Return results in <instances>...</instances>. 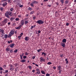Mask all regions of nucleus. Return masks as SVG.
I'll return each instance as SVG.
<instances>
[{
	"label": "nucleus",
	"instance_id": "f257e3e1",
	"mask_svg": "<svg viewBox=\"0 0 76 76\" xmlns=\"http://www.w3.org/2000/svg\"><path fill=\"white\" fill-rule=\"evenodd\" d=\"M12 12L10 11H7V12L5 13V16H6L7 18H9L10 17L9 16H12Z\"/></svg>",
	"mask_w": 76,
	"mask_h": 76
},
{
	"label": "nucleus",
	"instance_id": "f03ea898",
	"mask_svg": "<svg viewBox=\"0 0 76 76\" xmlns=\"http://www.w3.org/2000/svg\"><path fill=\"white\" fill-rule=\"evenodd\" d=\"M44 22V21L42 20H38L37 22V23L39 24H43Z\"/></svg>",
	"mask_w": 76,
	"mask_h": 76
},
{
	"label": "nucleus",
	"instance_id": "7ed1b4c3",
	"mask_svg": "<svg viewBox=\"0 0 76 76\" xmlns=\"http://www.w3.org/2000/svg\"><path fill=\"white\" fill-rule=\"evenodd\" d=\"M15 34V30H12L9 33L10 35H13Z\"/></svg>",
	"mask_w": 76,
	"mask_h": 76
},
{
	"label": "nucleus",
	"instance_id": "20e7f679",
	"mask_svg": "<svg viewBox=\"0 0 76 76\" xmlns=\"http://www.w3.org/2000/svg\"><path fill=\"white\" fill-rule=\"evenodd\" d=\"M40 62H42V61H43L44 62V61H45V59H44V58H43L42 57H41L40 58Z\"/></svg>",
	"mask_w": 76,
	"mask_h": 76
},
{
	"label": "nucleus",
	"instance_id": "39448f33",
	"mask_svg": "<svg viewBox=\"0 0 76 76\" xmlns=\"http://www.w3.org/2000/svg\"><path fill=\"white\" fill-rule=\"evenodd\" d=\"M36 71H37V73L38 74V75H39L40 74V71L39 70V69H36Z\"/></svg>",
	"mask_w": 76,
	"mask_h": 76
},
{
	"label": "nucleus",
	"instance_id": "423d86ee",
	"mask_svg": "<svg viewBox=\"0 0 76 76\" xmlns=\"http://www.w3.org/2000/svg\"><path fill=\"white\" fill-rule=\"evenodd\" d=\"M61 44L63 48H64L65 47V43L61 42Z\"/></svg>",
	"mask_w": 76,
	"mask_h": 76
},
{
	"label": "nucleus",
	"instance_id": "0eeeda50",
	"mask_svg": "<svg viewBox=\"0 0 76 76\" xmlns=\"http://www.w3.org/2000/svg\"><path fill=\"white\" fill-rule=\"evenodd\" d=\"M25 24H27L29 23V21L28 20H27V18H25Z\"/></svg>",
	"mask_w": 76,
	"mask_h": 76
},
{
	"label": "nucleus",
	"instance_id": "6e6552de",
	"mask_svg": "<svg viewBox=\"0 0 76 76\" xmlns=\"http://www.w3.org/2000/svg\"><path fill=\"white\" fill-rule=\"evenodd\" d=\"M7 23V19H5L3 21V23Z\"/></svg>",
	"mask_w": 76,
	"mask_h": 76
},
{
	"label": "nucleus",
	"instance_id": "1a4fd4ad",
	"mask_svg": "<svg viewBox=\"0 0 76 76\" xmlns=\"http://www.w3.org/2000/svg\"><path fill=\"white\" fill-rule=\"evenodd\" d=\"M23 33H21L20 34L19 36L18 37V38H19V39H20V37H21L22 35H23Z\"/></svg>",
	"mask_w": 76,
	"mask_h": 76
},
{
	"label": "nucleus",
	"instance_id": "9d476101",
	"mask_svg": "<svg viewBox=\"0 0 76 76\" xmlns=\"http://www.w3.org/2000/svg\"><path fill=\"white\" fill-rule=\"evenodd\" d=\"M76 12V10L74 9V10L72 12V14H74V13H75Z\"/></svg>",
	"mask_w": 76,
	"mask_h": 76
},
{
	"label": "nucleus",
	"instance_id": "9b49d317",
	"mask_svg": "<svg viewBox=\"0 0 76 76\" xmlns=\"http://www.w3.org/2000/svg\"><path fill=\"white\" fill-rule=\"evenodd\" d=\"M21 25L22 26L24 24V21H23V20H22L21 21Z\"/></svg>",
	"mask_w": 76,
	"mask_h": 76
},
{
	"label": "nucleus",
	"instance_id": "f8f14e48",
	"mask_svg": "<svg viewBox=\"0 0 76 76\" xmlns=\"http://www.w3.org/2000/svg\"><path fill=\"white\" fill-rule=\"evenodd\" d=\"M14 45H15V44L13 43L10 45V47L11 48H13L14 47Z\"/></svg>",
	"mask_w": 76,
	"mask_h": 76
},
{
	"label": "nucleus",
	"instance_id": "ddd939ff",
	"mask_svg": "<svg viewBox=\"0 0 76 76\" xmlns=\"http://www.w3.org/2000/svg\"><path fill=\"white\" fill-rule=\"evenodd\" d=\"M21 26H19V27H16L15 28L16 29H20V28H21Z\"/></svg>",
	"mask_w": 76,
	"mask_h": 76
},
{
	"label": "nucleus",
	"instance_id": "4468645a",
	"mask_svg": "<svg viewBox=\"0 0 76 76\" xmlns=\"http://www.w3.org/2000/svg\"><path fill=\"white\" fill-rule=\"evenodd\" d=\"M24 55V54L23 53H22L21 55H20V59H22L23 57V56Z\"/></svg>",
	"mask_w": 76,
	"mask_h": 76
},
{
	"label": "nucleus",
	"instance_id": "2eb2a0df",
	"mask_svg": "<svg viewBox=\"0 0 76 76\" xmlns=\"http://www.w3.org/2000/svg\"><path fill=\"white\" fill-rule=\"evenodd\" d=\"M25 41H28L29 40V37H26L25 38Z\"/></svg>",
	"mask_w": 76,
	"mask_h": 76
},
{
	"label": "nucleus",
	"instance_id": "dca6fc26",
	"mask_svg": "<svg viewBox=\"0 0 76 76\" xmlns=\"http://www.w3.org/2000/svg\"><path fill=\"white\" fill-rule=\"evenodd\" d=\"M21 62H22V63H25V62H26V60L25 59H22L21 60Z\"/></svg>",
	"mask_w": 76,
	"mask_h": 76
},
{
	"label": "nucleus",
	"instance_id": "f3484780",
	"mask_svg": "<svg viewBox=\"0 0 76 76\" xmlns=\"http://www.w3.org/2000/svg\"><path fill=\"white\" fill-rule=\"evenodd\" d=\"M66 42V39H64L62 40V42L63 43H64V42Z\"/></svg>",
	"mask_w": 76,
	"mask_h": 76
},
{
	"label": "nucleus",
	"instance_id": "a211bd4d",
	"mask_svg": "<svg viewBox=\"0 0 76 76\" xmlns=\"http://www.w3.org/2000/svg\"><path fill=\"white\" fill-rule=\"evenodd\" d=\"M13 67H11L10 68V70H12V71L14 70V69H15V68L14 67L13 68H12Z\"/></svg>",
	"mask_w": 76,
	"mask_h": 76
},
{
	"label": "nucleus",
	"instance_id": "6ab92c4d",
	"mask_svg": "<svg viewBox=\"0 0 76 76\" xmlns=\"http://www.w3.org/2000/svg\"><path fill=\"white\" fill-rule=\"evenodd\" d=\"M4 32V30H3V29H0V32L2 33L3 32Z\"/></svg>",
	"mask_w": 76,
	"mask_h": 76
},
{
	"label": "nucleus",
	"instance_id": "aec40b11",
	"mask_svg": "<svg viewBox=\"0 0 76 76\" xmlns=\"http://www.w3.org/2000/svg\"><path fill=\"white\" fill-rule=\"evenodd\" d=\"M41 73L42 74H43L44 75H45V71H43V70L41 71Z\"/></svg>",
	"mask_w": 76,
	"mask_h": 76
},
{
	"label": "nucleus",
	"instance_id": "412c9836",
	"mask_svg": "<svg viewBox=\"0 0 76 76\" xmlns=\"http://www.w3.org/2000/svg\"><path fill=\"white\" fill-rule=\"evenodd\" d=\"M2 5L3 6H6L7 5V3L5 2V3L3 4Z\"/></svg>",
	"mask_w": 76,
	"mask_h": 76
},
{
	"label": "nucleus",
	"instance_id": "4be33fe9",
	"mask_svg": "<svg viewBox=\"0 0 76 76\" xmlns=\"http://www.w3.org/2000/svg\"><path fill=\"white\" fill-rule=\"evenodd\" d=\"M35 13V12H34V11H32L30 12V15H32V14H33V13Z\"/></svg>",
	"mask_w": 76,
	"mask_h": 76
},
{
	"label": "nucleus",
	"instance_id": "5701e85b",
	"mask_svg": "<svg viewBox=\"0 0 76 76\" xmlns=\"http://www.w3.org/2000/svg\"><path fill=\"white\" fill-rule=\"evenodd\" d=\"M28 10H32V8L30 7H29L28 8Z\"/></svg>",
	"mask_w": 76,
	"mask_h": 76
},
{
	"label": "nucleus",
	"instance_id": "b1692460",
	"mask_svg": "<svg viewBox=\"0 0 76 76\" xmlns=\"http://www.w3.org/2000/svg\"><path fill=\"white\" fill-rule=\"evenodd\" d=\"M65 4H67L69 3V1L68 0H66L65 1Z\"/></svg>",
	"mask_w": 76,
	"mask_h": 76
},
{
	"label": "nucleus",
	"instance_id": "393cba45",
	"mask_svg": "<svg viewBox=\"0 0 76 76\" xmlns=\"http://www.w3.org/2000/svg\"><path fill=\"white\" fill-rule=\"evenodd\" d=\"M44 55V56H46V53H44V52H43L42 53V56L43 55Z\"/></svg>",
	"mask_w": 76,
	"mask_h": 76
},
{
	"label": "nucleus",
	"instance_id": "a878e982",
	"mask_svg": "<svg viewBox=\"0 0 76 76\" xmlns=\"http://www.w3.org/2000/svg\"><path fill=\"white\" fill-rule=\"evenodd\" d=\"M6 50L8 52H9V50H10V49H9V48H7L6 49Z\"/></svg>",
	"mask_w": 76,
	"mask_h": 76
},
{
	"label": "nucleus",
	"instance_id": "bb28decb",
	"mask_svg": "<svg viewBox=\"0 0 76 76\" xmlns=\"http://www.w3.org/2000/svg\"><path fill=\"white\" fill-rule=\"evenodd\" d=\"M60 1L61 2L62 4L64 3V0H60Z\"/></svg>",
	"mask_w": 76,
	"mask_h": 76
},
{
	"label": "nucleus",
	"instance_id": "cd10ccee",
	"mask_svg": "<svg viewBox=\"0 0 76 76\" xmlns=\"http://www.w3.org/2000/svg\"><path fill=\"white\" fill-rule=\"evenodd\" d=\"M28 68H29V69H30V70L32 69V67H31V66H28Z\"/></svg>",
	"mask_w": 76,
	"mask_h": 76
},
{
	"label": "nucleus",
	"instance_id": "c85d7f7f",
	"mask_svg": "<svg viewBox=\"0 0 76 76\" xmlns=\"http://www.w3.org/2000/svg\"><path fill=\"white\" fill-rule=\"evenodd\" d=\"M7 37H8L7 34H5L4 35V38H7Z\"/></svg>",
	"mask_w": 76,
	"mask_h": 76
},
{
	"label": "nucleus",
	"instance_id": "c756f323",
	"mask_svg": "<svg viewBox=\"0 0 76 76\" xmlns=\"http://www.w3.org/2000/svg\"><path fill=\"white\" fill-rule=\"evenodd\" d=\"M10 20H11V21H13V20L14 19V18H13V17H12L10 19Z\"/></svg>",
	"mask_w": 76,
	"mask_h": 76
},
{
	"label": "nucleus",
	"instance_id": "7c9ffc66",
	"mask_svg": "<svg viewBox=\"0 0 76 76\" xmlns=\"http://www.w3.org/2000/svg\"><path fill=\"white\" fill-rule=\"evenodd\" d=\"M52 64V63L51 62H48L47 63V64H48L49 65H50V64Z\"/></svg>",
	"mask_w": 76,
	"mask_h": 76
},
{
	"label": "nucleus",
	"instance_id": "2f4dec72",
	"mask_svg": "<svg viewBox=\"0 0 76 76\" xmlns=\"http://www.w3.org/2000/svg\"><path fill=\"white\" fill-rule=\"evenodd\" d=\"M34 27H35V25H34V26H31V29H32V28H33Z\"/></svg>",
	"mask_w": 76,
	"mask_h": 76
},
{
	"label": "nucleus",
	"instance_id": "473e14b6",
	"mask_svg": "<svg viewBox=\"0 0 76 76\" xmlns=\"http://www.w3.org/2000/svg\"><path fill=\"white\" fill-rule=\"evenodd\" d=\"M60 69H61V67L60 66H58V69L59 70H60Z\"/></svg>",
	"mask_w": 76,
	"mask_h": 76
},
{
	"label": "nucleus",
	"instance_id": "72a5a7b5",
	"mask_svg": "<svg viewBox=\"0 0 76 76\" xmlns=\"http://www.w3.org/2000/svg\"><path fill=\"white\" fill-rule=\"evenodd\" d=\"M9 72V71H8V70H6L5 71V73H8Z\"/></svg>",
	"mask_w": 76,
	"mask_h": 76
},
{
	"label": "nucleus",
	"instance_id": "f704fd0d",
	"mask_svg": "<svg viewBox=\"0 0 76 76\" xmlns=\"http://www.w3.org/2000/svg\"><path fill=\"white\" fill-rule=\"evenodd\" d=\"M19 20V19L18 18H17L16 19H15V20L17 21H18V20Z\"/></svg>",
	"mask_w": 76,
	"mask_h": 76
},
{
	"label": "nucleus",
	"instance_id": "c9c22d12",
	"mask_svg": "<svg viewBox=\"0 0 76 76\" xmlns=\"http://www.w3.org/2000/svg\"><path fill=\"white\" fill-rule=\"evenodd\" d=\"M61 72H62V70H60L59 72V74H61Z\"/></svg>",
	"mask_w": 76,
	"mask_h": 76
},
{
	"label": "nucleus",
	"instance_id": "e433bc0d",
	"mask_svg": "<svg viewBox=\"0 0 76 76\" xmlns=\"http://www.w3.org/2000/svg\"><path fill=\"white\" fill-rule=\"evenodd\" d=\"M4 32H2V33L1 35H2V36H4Z\"/></svg>",
	"mask_w": 76,
	"mask_h": 76
},
{
	"label": "nucleus",
	"instance_id": "4c0bfd02",
	"mask_svg": "<svg viewBox=\"0 0 76 76\" xmlns=\"http://www.w3.org/2000/svg\"><path fill=\"white\" fill-rule=\"evenodd\" d=\"M25 54L26 56H28V52H26L25 53Z\"/></svg>",
	"mask_w": 76,
	"mask_h": 76
},
{
	"label": "nucleus",
	"instance_id": "58836bf2",
	"mask_svg": "<svg viewBox=\"0 0 76 76\" xmlns=\"http://www.w3.org/2000/svg\"><path fill=\"white\" fill-rule=\"evenodd\" d=\"M30 5L32 6V7H34V4H32V3L30 4Z\"/></svg>",
	"mask_w": 76,
	"mask_h": 76
},
{
	"label": "nucleus",
	"instance_id": "ea45409f",
	"mask_svg": "<svg viewBox=\"0 0 76 76\" xmlns=\"http://www.w3.org/2000/svg\"><path fill=\"white\" fill-rule=\"evenodd\" d=\"M23 58H24V59H25V58H26V56H23Z\"/></svg>",
	"mask_w": 76,
	"mask_h": 76
},
{
	"label": "nucleus",
	"instance_id": "a19ab883",
	"mask_svg": "<svg viewBox=\"0 0 76 76\" xmlns=\"http://www.w3.org/2000/svg\"><path fill=\"white\" fill-rule=\"evenodd\" d=\"M11 36H12V35H10V34H9V35L8 36V37L9 38H10V37H11Z\"/></svg>",
	"mask_w": 76,
	"mask_h": 76
},
{
	"label": "nucleus",
	"instance_id": "79ce46f5",
	"mask_svg": "<svg viewBox=\"0 0 76 76\" xmlns=\"http://www.w3.org/2000/svg\"><path fill=\"white\" fill-rule=\"evenodd\" d=\"M10 11H11V12H12V11L13 10V8H10Z\"/></svg>",
	"mask_w": 76,
	"mask_h": 76
},
{
	"label": "nucleus",
	"instance_id": "37998d69",
	"mask_svg": "<svg viewBox=\"0 0 76 76\" xmlns=\"http://www.w3.org/2000/svg\"><path fill=\"white\" fill-rule=\"evenodd\" d=\"M46 76H50V74H48V73H47L46 75Z\"/></svg>",
	"mask_w": 76,
	"mask_h": 76
},
{
	"label": "nucleus",
	"instance_id": "c03bdc74",
	"mask_svg": "<svg viewBox=\"0 0 76 76\" xmlns=\"http://www.w3.org/2000/svg\"><path fill=\"white\" fill-rule=\"evenodd\" d=\"M31 3L32 4H35V1H33Z\"/></svg>",
	"mask_w": 76,
	"mask_h": 76
},
{
	"label": "nucleus",
	"instance_id": "a18cd8bd",
	"mask_svg": "<svg viewBox=\"0 0 76 76\" xmlns=\"http://www.w3.org/2000/svg\"><path fill=\"white\" fill-rule=\"evenodd\" d=\"M0 70H3V68H2V67H0Z\"/></svg>",
	"mask_w": 76,
	"mask_h": 76
},
{
	"label": "nucleus",
	"instance_id": "49530a36",
	"mask_svg": "<svg viewBox=\"0 0 76 76\" xmlns=\"http://www.w3.org/2000/svg\"><path fill=\"white\" fill-rule=\"evenodd\" d=\"M17 51H18V50H15L14 51V53H17Z\"/></svg>",
	"mask_w": 76,
	"mask_h": 76
},
{
	"label": "nucleus",
	"instance_id": "de8ad7c7",
	"mask_svg": "<svg viewBox=\"0 0 76 76\" xmlns=\"http://www.w3.org/2000/svg\"><path fill=\"white\" fill-rule=\"evenodd\" d=\"M41 50H42V49H39L38 50H37V52H39V51H41Z\"/></svg>",
	"mask_w": 76,
	"mask_h": 76
},
{
	"label": "nucleus",
	"instance_id": "09e8293b",
	"mask_svg": "<svg viewBox=\"0 0 76 76\" xmlns=\"http://www.w3.org/2000/svg\"><path fill=\"white\" fill-rule=\"evenodd\" d=\"M9 66H10V67H13V66H12V65L11 64H10L9 65Z\"/></svg>",
	"mask_w": 76,
	"mask_h": 76
},
{
	"label": "nucleus",
	"instance_id": "8fccbe9b",
	"mask_svg": "<svg viewBox=\"0 0 76 76\" xmlns=\"http://www.w3.org/2000/svg\"><path fill=\"white\" fill-rule=\"evenodd\" d=\"M66 26H69V23H67L66 24Z\"/></svg>",
	"mask_w": 76,
	"mask_h": 76
},
{
	"label": "nucleus",
	"instance_id": "3c124183",
	"mask_svg": "<svg viewBox=\"0 0 76 76\" xmlns=\"http://www.w3.org/2000/svg\"><path fill=\"white\" fill-rule=\"evenodd\" d=\"M35 1V4H38V1Z\"/></svg>",
	"mask_w": 76,
	"mask_h": 76
},
{
	"label": "nucleus",
	"instance_id": "603ef678",
	"mask_svg": "<svg viewBox=\"0 0 76 76\" xmlns=\"http://www.w3.org/2000/svg\"><path fill=\"white\" fill-rule=\"evenodd\" d=\"M36 19V17L35 16H34L33 17V19L34 20V19Z\"/></svg>",
	"mask_w": 76,
	"mask_h": 76
},
{
	"label": "nucleus",
	"instance_id": "864d4df0",
	"mask_svg": "<svg viewBox=\"0 0 76 76\" xmlns=\"http://www.w3.org/2000/svg\"><path fill=\"white\" fill-rule=\"evenodd\" d=\"M63 54L61 55L60 56V57H61V58L63 57Z\"/></svg>",
	"mask_w": 76,
	"mask_h": 76
},
{
	"label": "nucleus",
	"instance_id": "5fc2aeb1",
	"mask_svg": "<svg viewBox=\"0 0 76 76\" xmlns=\"http://www.w3.org/2000/svg\"><path fill=\"white\" fill-rule=\"evenodd\" d=\"M48 6L50 7H51V5H48Z\"/></svg>",
	"mask_w": 76,
	"mask_h": 76
},
{
	"label": "nucleus",
	"instance_id": "6e6d98bb",
	"mask_svg": "<svg viewBox=\"0 0 76 76\" xmlns=\"http://www.w3.org/2000/svg\"><path fill=\"white\" fill-rule=\"evenodd\" d=\"M35 70H34V69H33L32 70V72H33V73H35Z\"/></svg>",
	"mask_w": 76,
	"mask_h": 76
},
{
	"label": "nucleus",
	"instance_id": "4d7b16f0",
	"mask_svg": "<svg viewBox=\"0 0 76 76\" xmlns=\"http://www.w3.org/2000/svg\"><path fill=\"white\" fill-rule=\"evenodd\" d=\"M19 7H23V5H20Z\"/></svg>",
	"mask_w": 76,
	"mask_h": 76
},
{
	"label": "nucleus",
	"instance_id": "13d9d810",
	"mask_svg": "<svg viewBox=\"0 0 76 76\" xmlns=\"http://www.w3.org/2000/svg\"><path fill=\"white\" fill-rule=\"evenodd\" d=\"M56 6H58V3H56Z\"/></svg>",
	"mask_w": 76,
	"mask_h": 76
},
{
	"label": "nucleus",
	"instance_id": "bf43d9fd",
	"mask_svg": "<svg viewBox=\"0 0 76 76\" xmlns=\"http://www.w3.org/2000/svg\"><path fill=\"white\" fill-rule=\"evenodd\" d=\"M26 17H28V16H29V15L28 14H26Z\"/></svg>",
	"mask_w": 76,
	"mask_h": 76
},
{
	"label": "nucleus",
	"instance_id": "052dcab7",
	"mask_svg": "<svg viewBox=\"0 0 76 76\" xmlns=\"http://www.w3.org/2000/svg\"><path fill=\"white\" fill-rule=\"evenodd\" d=\"M0 9L1 10H3V8L1 7L0 8Z\"/></svg>",
	"mask_w": 76,
	"mask_h": 76
},
{
	"label": "nucleus",
	"instance_id": "680f3d73",
	"mask_svg": "<svg viewBox=\"0 0 76 76\" xmlns=\"http://www.w3.org/2000/svg\"><path fill=\"white\" fill-rule=\"evenodd\" d=\"M48 0H44V1H48Z\"/></svg>",
	"mask_w": 76,
	"mask_h": 76
},
{
	"label": "nucleus",
	"instance_id": "e2e57ef3",
	"mask_svg": "<svg viewBox=\"0 0 76 76\" xmlns=\"http://www.w3.org/2000/svg\"><path fill=\"white\" fill-rule=\"evenodd\" d=\"M8 25H10V23L9 22L8 23Z\"/></svg>",
	"mask_w": 76,
	"mask_h": 76
},
{
	"label": "nucleus",
	"instance_id": "0e129e2a",
	"mask_svg": "<svg viewBox=\"0 0 76 76\" xmlns=\"http://www.w3.org/2000/svg\"><path fill=\"white\" fill-rule=\"evenodd\" d=\"M36 66H37V67H38L39 66L37 64H35Z\"/></svg>",
	"mask_w": 76,
	"mask_h": 76
},
{
	"label": "nucleus",
	"instance_id": "69168bd1",
	"mask_svg": "<svg viewBox=\"0 0 76 76\" xmlns=\"http://www.w3.org/2000/svg\"><path fill=\"white\" fill-rule=\"evenodd\" d=\"M20 4H20V3H18V6H20Z\"/></svg>",
	"mask_w": 76,
	"mask_h": 76
},
{
	"label": "nucleus",
	"instance_id": "338daca9",
	"mask_svg": "<svg viewBox=\"0 0 76 76\" xmlns=\"http://www.w3.org/2000/svg\"><path fill=\"white\" fill-rule=\"evenodd\" d=\"M35 58V56H33V57H32L33 59H34V58Z\"/></svg>",
	"mask_w": 76,
	"mask_h": 76
},
{
	"label": "nucleus",
	"instance_id": "774afa93",
	"mask_svg": "<svg viewBox=\"0 0 76 76\" xmlns=\"http://www.w3.org/2000/svg\"><path fill=\"white\" fill-rule=\"evenodd\" d=\"M18 18H20V17H21V15H18Z\"/></svg>",
	"mask_w": 76,
	"mask_h": 76
}]
</instances>
